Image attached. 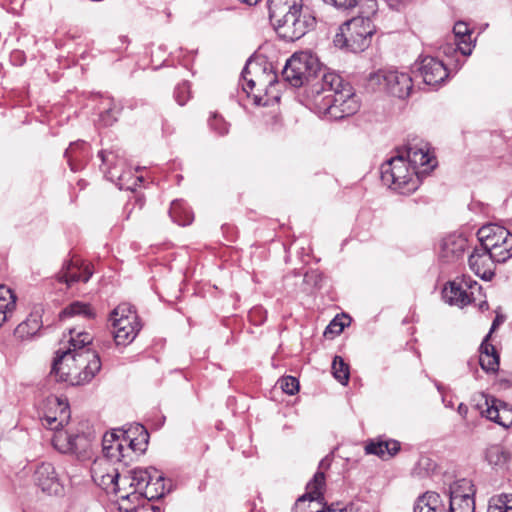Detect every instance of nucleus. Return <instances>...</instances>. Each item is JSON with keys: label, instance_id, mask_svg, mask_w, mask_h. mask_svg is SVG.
Listing matches in <instances>:
<instances>
[{"label": "nucleus", "instance_id": "obj_1", "mask_svg": "<svg viewBox=\"0 0 512 512\" xmlns=\"http://www.w3.org/2000/svg\"><path fill=\"white\" fill-rule=\"evenodd\" d=\"M91 342L89 333L69 329V347L56 352L50 377L72 386L89 383L101 369L99 355L87 347Z\"/></svg>", "mask_w": 512, "mask_h": 512}, {"label": "nucleus", "instance_id": "obj_2", "mask_svg": "<svg viewBox=\"0 0 512 512\" xmlns=\"http://www.w3.org/2000/svg\"><path fill=\"white\" fill-rule=\"evenodd\" d=\"M436 166L427 143H409L405 151L385 161L380 167L382 182L400 194H410L420 185V174Z\"/></svg>", "mask_w": 512, "mask_h": 512}, {"label": "nucleus", "instance_id": "obj_3", "mask_svg": "<svg viewBox=\"0 0 512 512\" xmlns=\"http://www.w3.org/2000/svg\"><path fill=\"white\" fill-rule=\"evenodd\" d=\"M310 93L313 111L328 120H341L360 109L352 86L334 71H324L321 80L311 85Z\"/></svg>", "mask_w": 512, "mask_h": 512}, {"label": "nucleus", "instance_id": "obj_4", "mask_svg": "<svg viewBox=\"0 0 512 512\" xmlns=\"http://www.w3.org/2000/svg\"><path fill=\"white\" fill-rule=\"evenodd\" d=\"M269 18L277 34L286 41L302 38L315 23V17L303 9L302 0H269Z\"/></svg>", "mask_w": 512, "mask_h": 512}, {"label": "nucleus", "instance_id": "obj_5", "mask_svg": "<svg viewBox=\"0 0 512 512\" xmlns=\"http://www.w3.org/2000/svg\"><path fill=\"white\" fill-rule=\"evenodd\" d=\"M375 33V26L368 16H357L343 23L335 35L334 44L339 48L358 53L364 51L370 44Z\"/></svg>", "mask_w": 512, "mask_h": 512}, {"label": "nucleus", "instance_id": "obj_6", "mask_svg": "<svg viewBox=\"0 0 512 512\" xmlns=\"http://www.w3.org/2000/svg\"><path fill=\"white\" fill-rule=\"evenodd\" d=\"M330 71L321 68L318 59L308 52L294 53L282 70V76L293 87H301L312 81V85L321 80L322 73Z\"/></svg>", "mask_w": 512, "mask_h": 512}, {"label": "nucleus", "instance_id": "obj_7", "mask_svg": "<svg viewBox=\"0 0 512 512\" xmlns=\"http://www.w3.org/2000/svg\"><path fill=\"white\" fill-rule=\"evenodd\" d=\"M101 463H95L91 469L92 478L95 482L99 481L100 485H112L113 490L118 492L119 488V473L113 469L112 473L103 474L100 471ZM152 470H156L154 467L149 468H136L130 472V476H124L121 481L128 482L129 486L134 488V491L128 493L126 495H120V498L123 500H138L141 498L142 492L146 489L147 485L150 483L152 478Z\"/></svg>", "mask_w": 512, "mask_h": 512}, {"label": "nucleus", "instance_id": "obj_8", "mask_svg": "<svg viewBox=\"0 0 512 512\" xmlns=\"http://www.w3.org/2000/svg\"><path fill=\"white\" fill-rule=\"evenodd\" d=\"M477 237L480 245L494 256L498 263H504L512 257V234L498 224L482 226Z\"/></svg>", "mask_w": 512, "mask_h": 512}, {"label": "nucleus", "instance_id": "obj_9", "mask_svg": "<svg viewBox=\"0 0 512 512\" xmlns=\"http://www.w3.org/2000/svg\"><path fill=\"white\" fill-rule=\"evenodd\" d=\"M102 161V170L107 179L114 182L119 189L134 190L141 177H134L131 171H122L125 166L124 159L120 158L114 151L102 150L99 152Z\"/></svg>", "mask_w": 512, "mask_h": 512}, {"label": "nucleus", "instance_id": "obj_10", "mask_svg": "<svg viewBox=\"0 0 512 512\" xmlns=\"http://www.w3.org/2000/svg\"><path fill=\"white\" fill-rule=\"evenodd\" d=\"M371 80L382 85L390 95L399 99L407 98L413 88L410 75L397 70H379L371 76Z\"/></svg>", "mask_w": 512, "mask_h": 512}, {"label": "nucleus", "instance_id": "obj_11", "mask_svg": "<svg viewBox=\"0 0 512 512\" xmlns=\"http://www.w3.org/2000/svg\"><path fill=\"white\" fill-rule=\"evenodd\" d=\"M325 475L318 471L312 480L307 483L306 493L299 497L294 505L293 512H323Z\"/></svg>", "mask_w": 512, "mask_h": 512}, {"label": "nucleus", "instance_id": "obj_12", "mask_svg": "<svg viewBox=\"0 0 512 512\" xmlns=\"http://www.w3.org/2000/svg\"><path fill=\"white\" fill-rule=\"evenodd\" d=\"M474 489L470 480L460 479L450 486L447 512H475Z\"/></svg>", "mask_w": 512, "mask_h": 512}, {"label": "nucleus", "instance_id": "obj_13", "mask_svg": "<svg viewBox=\"0 0 512 512\" xmlns=\"http://www.w3.org/2000/svg\"><path fill=\"white\" fill-rule=\"evenodd\" d=\"M49 409L41 417V424L54 432L63 428L70 418L69 404L57 396H50L46 400Z\"/></svg>", "mask_w": 512, "mask_h": 512}, {"label": "nucleus", "instance_id": "obj_14", "mask_svg": "<svg viewBox=\"0 0 512 512\" xmlns=\"http://www.w3.org/2000/svg\"><path fill=\"white\" fill-rule=\"evenodd\" d=\"M468 239L463 234L451 233L439 244V260L446 264L456 263L468 249Z\"/></svg>", "mask_w": 512, "mask_h": 512}, {"label": "nucleus", "instance_id": "obj_15", "mask_svg": "<svg viewBox=\"0 0 512 512\" xmlns=\"http://www.w3.org/2000/svg\"><path fill=\"white\" fill-rule=\"evenodd\" d=\"M418 72L423 79V82L430 86H437L443 83L449 73L445 64L431 56L421 58L418 65Z\"/></svg>", "mask_w": 512, "mask_h": 512}, {"label": "nucleus", "instance_id": "obj_16", "mask_svg": "<svg viewBox=\"0 0 512 512\" xmlns=\"http://www.w3.org/2000/svg\"><path fill=\"white\" fill-rule=\"evenodd\" d=\"M495 263H498L494 256L481 245L475 247L468 258L470 269L483 280H491L495 275Z\"/></svg>", "mask_w": 512, "mask_h": 512}, {"label": "nucleus", "instance_id": "obj_17", "mask_svg": "<svg viewBox=\"0 0 512 512\" xmlns=\"http://www.w3.org/2000/svg\"><path fill=\"white\" fill-rule=\"evenodd\" d=\"M113 327L114 341L117 345H127L131 343L141 329L137 315H131L130 318L110 319Z\"/></svg>", "mask_w": 512, "mask_h": 512}, {"label": "nucleus", "instance_id": "obj_18", "mask_svg": "<svg viewBox=\"0 0 512 512\" xmlns=\"http://www.w3.org/2000/svg\"><path fill=\"white\" fill-rule=\"evenodd\" d=\"M34 478L37 486L50 495H59L63 492V485L51 463H41L35 470Z\"/></svg>", "mask_w": 512, "mask_h": 512}, {"label": "nucleus", "instance_id": "obj_19", "mask_svg": "<svg viewBox=\"0 0 512 512\" xmlns=\"http://www.w3.org/2000/svg\"><path fill=\"white\" fill-rule=\"evenodd\" d=\"M92 275L93 271L89 264L80 263L78 260H70L63 265L57 274V279L71 287L78 282H88Z\"/></svg>", "mask_w": 512, "mask_h": 512}, {"label": "nucleus", "instance_id": "obj_20", "mask_svg": "<svg viewBox=\"0 0 512 512\" xmlns=\"http://www.w3.org/2000/svg\"><path fill=\"white\" fill-rule=\"evenodd\" d=\"M125 444V453L127 458L131 459V454L140 455L144 453L148 446L149 434L142 425H136L134 429H129L123 433Z\"/></svg>", "mask_w": 512, "mask_h": 512}, {"label": "nucleus", "instance_id": "obj_21", "mask_svg": "<svg viewBox=\"0 0 512 512\" xmlns=\"http://www.w3.org/2000/svg\"><path fill=\"white\" fill-rule=\"evenodd\" d=\"M465 287H467V283L466 280H464V275L450 281L442 291V297L444 301L450 305H455L458 307H464L468 305L469 299Z\"/></svg>", "mask_w": 512, "mask_h": 512}, {"label": "nucleus", "instance_id": "obj_22", "mask_svg": "<svg viewBox=\"0 0 512 512\" xmlns=\"http://www.w3.org/2000/svg\"><path fill=\"white\" fill-rule=\"evenodd\" d=\"M102 451L104 457L111 462H124L128 454L125 453V444L123 437L115 433L105 434L102 440Z\"/></svg>", "mask_w": 512, "mask_h": 512}, {"label": "nucleus", "instance_id": "obj_23", "mask_svg": "<svg viewBox=\"0 0 512 512\" xmlns=\"http://www.w3.org/2000/svg\"><path fill=\"white\" fill-rule=\"evenodd\" d=\"M487 409L483 412L485 417L498 425L508 428L512 425V408L506 403L492 399L491 403L486 399Z\"/></svg>", "mask_w": 512, "mask_h": 512}, {"label": "nucleus", "instance_id": "obj_24", "mask_svg": "<svg viewBox=\"0 0 512 512\" xmlns=\"http://www.w3.org/2000/svg\"><path fill=\"white\" fill-rule=\"evenodd\" d=\"M485 460L497 470H508L512 466V454L499 444L490 445L486 448Z\"/></svg>", "mask_w": 512, "mask_h": 512}, {"label": "nucleus", "instance_id": "obj_25", "mask_svg": "<svg viewBox=\"0 0 512 512\" xmlns=\"http://www.w3.org/2000/svg\"><path fill=\"white\" fill-rule=\"evenodd\" d=\"M90 150L84 141L71 143L65 150V157L72 171H78L84 167L87 162Z\"/></svg>", "mask_w": 512, "mask_h": 512}, {"label": "nucleus", "instance_id": "obj_26", "mask_svg": "<svg viewBox=\"0 0 512 512\" xmlns=\"http://www.w3.org/2000/svg\"><path fill=\"white\" fill-rule=\"evenodd\" d=\"M400 450V443L396 440H384L382 438L371 440L365 446L366 454L377 455L382 459H388L396 455Z\"/></svg>", "mask_w": 512, "mask_h": 512}, {"label": "nucleus", "instance_id": "obj_27", "mask_svg": "<svg viewBox=\"0 0 512 512\" xmlns=\"http://www.w3.org/2000/svg\"><path fill=\"white\" fill-rule=\"evenodd\" d=\"M490 333L480 345L479 364L486 372H496L499 368V355L495 347L489 343Z\"/></svg>", "mask_w": 512, "mask_h": 512}, {"label": "nucleus", "instance_id": "obj_28", "mask_svg": "<svg viewBox=\"0 0 512 512\" xmlns=\"http://www.w3.org/2000/svg\"><path fill=\"white\" fill-rule=\"evenodd\" d=\"M414 512H447V508L438 493L426 492L417 498Z\"/></svg>", "mask_w": 512, "mask_h": 512}, {"label": "nucleus", "instance_id": "obj_29", "mask_svg": "<svg viewBox=\"0 0 512 512\" xmlns=\"http://www.w3.org/2000/svg\"><path fill=\"white\" fill-rule=\"evenodd\" d=\"M42 327V308L35 307L25 321L20 323L15 332L20 338L34 336Z\"/></svg>", "mask_w": 512, "mask_h": 512}, {"label": "nucleus", "instance_id": "obj_30", "mask_svg": "<svg viewBox=\"0 0 512 512\" xmlns=\"http://www.w3.org/2000/svg\"><path fill=\"white\" fill-rule=\"evenodd\" d=\"M440 49L446 57L454 59V66L459 70L463 66L464 60H460L457 57L458 53H460L462 57H467L471 55L473 46H465L464 44L460 45V42L451 39L441 45Z\"/></svg>", "mask_w": 512, "mask_h": 512}, {"label": "nucleus", "instance_id": "obj_31", "mask_svg": "<svg viewBox=\"0 0 512 512\" xmlns=\"http://www.w3.org/2000/svg\"><path fill=\"white\" fill-rule=\"evenodd\" d=\"M169 489L166 488L165 478L163 474L156 470H152V478L150 483L147 485L141 497L149 501L158 500L162 498Z\"/></svg>", "mask_w": 512, "mask_h": 512}, {"label": "nucleus", "instance_id": "obj_32", "mask_svg": "<svg viewBox=\"0 0 512 512\" xmlns=\"http://www.w3.org/2000/svg\"><path fill=\"white\" fill-rule=\"evenodd\" d=\"M169 215L173 222L180 226L190 225L194 219L193 213L183 200H174L171 202Z\"/></svg>", "mask_w": 512, "mask_h": 512}, {"label": "nucleus", "instance_id": "obj_33", "mask_svg": "<svg viewBox=\"0 0 512 512\" xmlns=\"http://www.w3.org/2000/svg\"><path fill=\"white\" fill-rule=\"evenodd\" d=\"M16 306V296L10 288L0 285V327L12 314Z\"/></svg>", "mask_w": 512, "mask_h": 512}, {"label": "nucleus", "instance_id": "obj_34", "mask_svg": "<svg viewBox=\"0 0 512 512\" xmlns=\"http://www.w3.org/2000/svg\"><path fill=\"white\" fill-rule=\"evenodd\" d=\"M72 316H83L84 318L90 319L95 316V312L89 304L75 301L63 309L59 314V318L61 320Z\"/></svg>", "mask_w": 512, "mask_h": 512}, {"label": "nucleus", "instance_id": "obj_35", "mask_svg": "<svg viewBox=\"0 0 512 512\" xmlns=\"http://www.w3.org/2000/svg\"><path fill=\"white\" fill-rule=\"evenodd\" d=\"M74 435L61 428L54 432L51 439L52 445L61 453H70V451L75 450V446L72 445Z\"/></svg>", "mask_w": 512, "mask_h": 512}, {"label": "nucleus", "instance_id": "obj_36", "mask_svg": "<svg viewBox=\"0 0 512 512\" xmlns=\"http://www.w3.org/2000/svg\"><path fill=\"white\" fill-rule=\"evenodd\" d=\"M464 280H466L467 283V296L470 303H476L479 302V306L482 309L484 306L488 307V304L485 300L482 298L484 297L482 293V287L481 285L474 279H472L470 276L464 275Z\"/></svg>", "mask_w": 512, "mask_h": 512}, {"label": "nucleus", "instance_id": "obj_37", "mask_svg": "<svg viewBox=\"0 0 512 512\" xmlns=\"http://www.w3.org/2000/svg\"><path fill=\"white\" fill-rule=\"evenodd\" d=\"M487 512H512V494H501L491 498Z\"/></svg>", "mask_w": 512, "mask_h": 512}, {"label": "nucleus", "instance_id": "obj_38", "mask_svg": "<svg viewBox=\"0 0 512 512\" xmlns=\"http://www.w3.org/2000/svg\"><path fill=\"white\" fill-rule=\"evenodd\" d=\"M332 372L334 377L343 385H347L349 381V366L341 356L336 355L332 362Z\"/></svg>", "mask_w": 512, "mask_h": 512}, {"label": "nucleus", "instance_id": "obj_39", "mask_svg": "<svg viewBox=\"0 0 512 512\" xmlns=\"http://www.w3.org/2000/svg\"><path fill=\"white\" fill-rule=\"evenodd\" d=\"M267 79L265 81L258 80L260 85L265 86V96H261L258 94H254V102L259 106H268L270 103V97L268 96L269 90H271L274 85L277 83V76L274 73L267 74Z\"/></svg>", "mask_w": 512, "mask_h": 512}, {"label": "nucleus", "instance_id": "obj_40", "mask_svg": "<svg viewBox=\"0 0 512 512\" xmlns=\"http://www.w3.org/2000/svg\"><path fill=\"white\" fill-rule=\"evenodd\" d=\"M453 39L455 41L464 44L465 46H473L471 41V30L465 22L459 21L456 22L453 27Z\"/></svg>", "mask_w": 512, "mask_h": 512}, {"label": "nucleus", "instance_id": "obj_41", "mask_svg": "<svg viewBox=\"0 0 512 512\" xmlns=\"http://www.w3.org/2000/svg\"><path fill=\"white\" fill-rule=\"evenodd\" d=\"M208 124L210 129L219 136H224L229 132V124L217 113H212Z\"/></svg>", "mask_w": 512, "mask_h": 512}, {"label": "nucleus", "instance_id": "obj_42", "mask_svg": "<svg viewBox=\"0 0 512 512\" xmlns=\"http://www.w3.org/2000/svg\"><path fill=\"white\" fill-rule=\"evenodd\" d=\"M108 106L104 108V111L100 114V121L104 126H110L117 120L119 109L114 104V101L107 99Z\"/></svg>", "mask_w": 512, "mask_h": 512}, {"label": "nucleus", "instance_id": "obj_43", "mask_svg": "<svg viewBox=\"0 0 512 512\" xmlns=\"http://www.w3.org/2000/svg\"><path fill=\"white\" fill-rule=\"evenodd\" d=\"M174 97L177 103L180 106H183L186 104V102L190 98V85L188 82L184 81L180 84H178L174 91Z\"/></svg>", "mask_w": 512, "mask_h": 512}, {"label": "nucleus", "instance_id": "obj_44", "mask_svg": "<svg viewBox=\"0 0 512 512\" xmlns=\"http://www.w3.org/2000/svg\"><path fill=\"white\" fill-rule=\"evenodd\" d=\"M131 315H137L133 307L128 303L118 305L110 314V319L130 318Z\"/></svg>", "mask_w": 512, "mask_h": 512}, {"label": "nucleus", "instance_id": "obj_45", "mask_svg": "<svg viewBox=\"0 0 512 512\" xmlns=\"http://www.w3.org/2000/svg\"><path fill=\"white\" fill-rule=\"evenodd\" d=\"M72 445L75 446V450L70 451V453L81 454L86 452L90 445V440L88 436L84 434H75L74 439L72 441Z\"/></svg>", "mask_w": 512, "mask_h": 512}, {"label": "nucleus", "instance_id": "obj_46", "mask_svg": "<svg viewBox=\"0 0 512 512\" xmlns=\"http://www.w3.org/2000/svg\"><path fill=\"white\" fill-rule=\"evenodd\" d=\"M279 384L283 392L293 395L299 389V381L292 376H287L279 380Z\"/></svg>", "mask_w": 512, "mask_h": 512}, {"label": "nucleus", "instance_id": "obj_47", "mask_svg": "<svg viewBox=\"0 0 512 512\" xmlns=\"http://www.w3.org/2000/svg\"><path fill=\"white\" fill-rule=\"evenodd\" d=\"M348 323H344L343 321H341L338 317H335L330 323L329 325L326 327V330H325V335L328 334V333H331V334H336V335H339L340 333H342V331L344 330V327L347 325Z\"/></svg>", "mask_w": 512, "mask_h": 512}, {"label": "nucleus", "instance_id": "obj_48", "mask_svg": "<svg viewBox=\"0 0 512 512\" xmlns=\"http://www.w3.org/2000/svg\"><path fill=\"white\" fill-rule=\"evenodd\" d=\"M248 73H249V63H247L246 66L244 67V69L242 70V78L244 80L243 90L248 95H250V93H252V91L254 90V88L256 86V82L253 78H247Z\"/></svg>", "mask_w": 512, "mask_h": 512}, {"label": "nucleus", "instance_id": "obj_49", "mask_svg": "<svg viewBox=\"0 0 512 512\" xmlns=\"http://www.w3.org/2000/svg\"><path fill=\"white\" fill-rule=\"evenodd\" d=\"M327 4H331L338 9L348 10L356 7L359 2L357 0H323Z\"/></svg>", "mask_w": 512, "mask_h": 512}, {"label": "nucleus", "instance_id": "obj_50", "mask_svg": "<svg viewBox=\"0 0 512 512\" xmlns=\"http://www.w3.org/2000/svg\"><path fill=\"white\" fill-rule=\"evenodd\" d=\"M367 7L369 9L367 13L374 14L377 10V3L375 2V0H367Z\"/></svg>", "mask_w": 512, "mask_h": 512}, {"label": "nucleus", "instance_id": "obj_51", "mask_svg": "<svg viewBox=\"0 0 512 512\" xmlns=\"http://www.w3.org/2000/svg\"><path fill=\"white\" fill-rule=\"evenodd\" d=\"M457 411L462 417L465 418L468 413V407L465 404L461 403L459 404Z\"/></svg>", "mask_w": 512, "mask_h": 512}, {"label": "nucleus", "instance_id": "obj_52", "mask_svg": "<svg viewBox=\"0 0 512 512\" xmlns=\"http://www.w3.org/2000/svg\"><path fill=\"white\" fill-rule=\"evenodd\" d=\"M501 322H503V318L500 316H497L492 323L489 333L491 334Z\"/></svg>", "mask_w": 512, "mask_h": 512}, {"label": "nucleus", "instance_id": "obj_53", "mask_svg": "<svg viewBox=\"0 0 512 512\" xmlns=\"http://www.w3.org/2000/svg\"><path fill=\"white\" fill-rule=\"evenodd\" d=\"M242 3L248 4V5H256L260 0H239Z\"/></svg>", "mask_w": 512, "mask_h": 512}, {"label": "nucleus", "instance_id": "obj_54", "mask_svg": "<svg viewBox=\"0 0 512 512\" xmlns=\"http://www.w3.org/2000/svg\"><path fill=\"white\" fill-rule=\"evenodd\" d=\"M323 512H336V510L333 509L332 506H327L326 503L324 502Z\"/></svg>", "mask_w": 512, "mask_h": 512}, {"label": "nucleus", "instance_id": "obj_55", "mask_svg": "<svg viewBox=\"0 0 512 512\" xmlns=\"http://www.w3.org/2000/svg\"><path fill=\"white\" fill-rule=\"evenodd\" d=\"M271 98H273V99H275V100H278V99H279V97H278L277 95H273V96H271Z\"/></svg>", "mask_w": 512, "mask_h": 512}]
</instances>
